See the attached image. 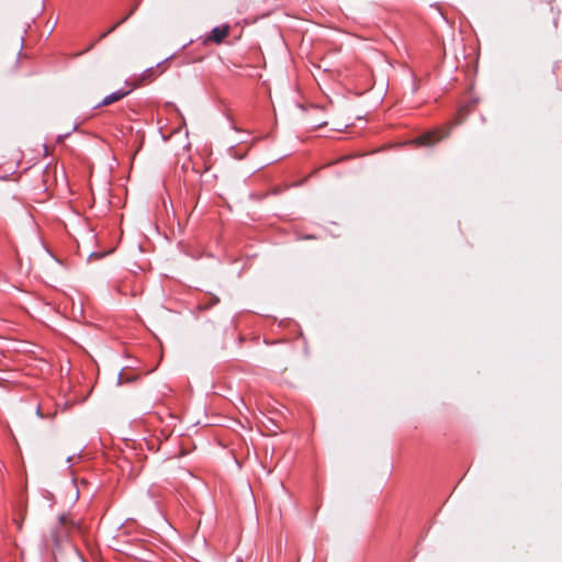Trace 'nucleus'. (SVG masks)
Here are the masks:
<instances>
[{
  "mask_svg": "<svg viewBox=\"0 0 562 562\" xmlns=\"http://www.w3.org/2000/svg\"><path fill=\"white\" fill-rule=\"evenodd\" d=\"M79 522L70 515L61 514L49 528L48 540L57 548L67 542L75 531H79Z\"/></svg>",
  "mask_w": 562,
  "mask_h": 562,
  "instance_id": "obj_1",
  "label": "nucleus"
},
{
  "mask_svg": "<svg viewBox=\"0 0 562 562\" xmlns=\"http://www.w3.org/2000/svg\"><path fill=\"white\" fill-rule=\"evenodd\" d=\"M448 136V132L441 130L431 131L418 136L415 143L422 146H430Z\"/></svg>",
  "mask_w": 562,
  "mask_h": 562,
  "instance_id": "obj_2",
  "label": "nucleus"
},
{
  "mask_svg": "<svg viewBox=\"0 0 562 562\" xmlns=\"http://www.w3.org/2000/svg\"><path fill=\"white\" fill-rule=\"evenodd\" d=\"M130 92H131V90H123V89L116 90V91L110 93L109 95H106L105 98H103V100L97 106L98 108L106 106L114 102H117V101L122 100L124 97H126Z\"/></svg>",
  "mask_w": 562,
  "mask_h": 562,
  "instance_id": "obj_3",
  "label": "nucleus"
},
{
  "mask_svg": "<svg viewBox=\"0 0 562 562\" xmlns=\"http://www.w3.org/2000/svg\"><path fill=\"white\" fill-rule=\"evenodd\" d=\"M228 33H229L228 25L216 26L211 31V35L209 36V40L213 41L216 44H221L225 40V37L228 35Z\"/></svg>",
  "mask_w": 562,
  "mask_h": 562,
  "instance_id": "obj_4",
  "label": "nucleus"
},
{
  "mask_svg": "<svg viewBox=\"0 0 562 562\" xmlns=\"http://www.w3.org/2000/svg\"><path fill=\"white\" fill-rule=\"evenodd\" d=\"M25 514H26V509L23 505H20V507L16 508L14 512L13 522L19 530L22 529Z\"/></svg>",
  "mask_w": 562,
  "mask_h": 562,
  "instance_id": "obj_5",
  "label": "nucleus"
},
{
  "mask_svg": "<svg viewBox=\"0 0 562 562\" xmlns=\"http://www.w3.org/2000/svg\"><path fill=\"white\" fill-rule=\"evenodd\" d=\"M134 10H131L130 13L127 15H125L124 18H122L119 22H116L114 25L110 26L108 30H105V32H103L100 36H99V41L105 38L110 33H112L119 25H121L122 23H124L133 13H134Z\"/></svg>",
  "mask_w": 562,
  "mask_h": 562,
  "instance_id": "obj_6",
  "label": "nucleus"
},
{
  "mask_svg": "<svg viewBox=\"0 0 562 562\" xmlns=\"http://www.w3.org/2000/svg\"><path fill=\"white\" fill-rule=\"evenodd\" d=\"M134 10H131L130 13L127 15H125L124 18H122L119 22H116L114 25L110 26L108 30H105V32H103L100 36H99V41L105 38L110 33H112L119 25H121L122 23H124L133 13H134Z\"/></svg>",
  "mask_w": 562,
  "mask_h": 562,
  "instance_id": "obj_7",
  "label": "nucleus"
},
{
  "mask_svg": "<svg viewBox=\"0 0 562 562\" xmlns=\"http://www.w3.org/2000/svg\"><path fill=\"white\" fill-rule=\"evenodd\" d=\"M134 10H131L130 13L127 15H125L124 18H122L119 22H116L114 25L110 26L108 30H105V32H103L100 36H99V41L105 38L110 33H112L119 25H121L122 23H124L133 13H134Z\"/></svg>",
  "mask_w": 562,
  "mask_h": 562,
  "instance_id": "obj_8",
  "label": "nucleus"
},
{
  "mask_svg": "<svg viewBox=\"0 0 562 562\" xmlns=\"http://www.w3.org/2000/svg\"><path fill=\"white\" fill-rule=\"evenodd\" d=\"M134 10H131L130 13L127 15H125L124 18H122L119 22H116L114 25L110 26L108 30H105V32H103L100 36H99V41L105 38L110 33H112L119 25H121L122 23H124L133 13H134Z\"/></svg>",
  "mask_w": 562,
  "mask_h": 562,
  "instance_id": "obj_9",
  "label": "nucleus"
},
{
  "mask_svg": "<svg viewBox=\"0 0 562 562\" xmlns=\"http://www.w3.org/2000/svg\"><path fill=\"white\" fill-rule=\"evenodd\" d=\"M134 10H131L130 13L127 15H125L124 18H122L119 22H116L114 25L110 26L108 30H105V32H103L100 36H99V41L105 38L110 33H112L119 25H121L122 23H124L133 13H134Z\"/></svg>",
  "mask_w": 562,
  "mask_h": 562,
  "instance_id": "obj_10",
  "label": "nucleus"
},
{
  "mask_svg": "<svg viewBox=\"0 0 562 562\" xmlns=\"http://www.w3.org/2000/svg\"><path fill=\"white\" fill-rule=\"evenodd\" d=\"M154 78H155V68H153V67L147 68L139 76V83L151 81V80H154Z\"/></svg>",
  "mask_w": 562,
  "mask_h": 562,
  "instance_id": "obj_11",
  "label": "nucleus"
},
{
  "mask_svg": "<svg viewBox=\"0 0 562 562\" xmlns=\"http://www.w3.org/2000/svg\"><path fill=\"white\" fill-rule=\"evenodd\" d=\"M36 414L40 416V417H43L42 413H41V407L38 406L37 409H36Z\"/></svg>",
  "mask_w": 562,
  "mask_h": 562,
  "instance_id": "obj_12",
  "label": "nucleus"
}]
</instances>
